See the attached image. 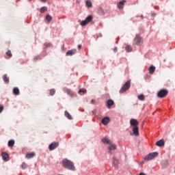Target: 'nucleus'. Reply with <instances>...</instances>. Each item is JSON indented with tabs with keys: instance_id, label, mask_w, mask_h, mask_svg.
<instances>
[{
	"instance_id": "obj_17",
	"label": "nucleus",
	"mask_w": 175,
	"mask_h": 175,
	"mask_svg": "<svg viewBox=\"0 0 175 175\" xmlns=\"http://www.w3.org/2000/svg\"><path fill=\"white\" fill-rule=\"evenodd\" d=\"M97 12L100 16H105V10H103V8H102L101 7H99L98 8Z\"/></svg>"
},
{
	"instance_id": "obj_5",
	"label": "nucleus",
	"mask_w": 175,
	"mask_h": 175,
	"mask_svg": "<svg viewBox=\"0 0 175 175\" xmlns=\"http://www.w3.org/2000/svg\"><path fill=\"white\" fill-rule=\"evenodd\" d=\"M92 16L90 15L89 16H88L85 21H82L81 22V25L82 27H85V25H87L89 23H91V21H92Z\"/></svg>"
},
{
	"instance_id": "obj_38",
	"label": "nucleus",
	"mask_w": 175,
	"mask_h": 175,
	"mask_svg": "<svg viewBox=\"0 0 175 175\" xmlns=\"http://www.w3.org/2000/svg\"><path fill=\"white\" fill-rule=\"evenodd\" d=\"M117 51H118V49L117 48V46H116L115 48H113V52L117 53Z\"/></svg>"
},
{
	"instance_id": "obj_9",
	"label": "nucleus",
	"mask_w": 175,
	"mask_h": 175,
	"mask_svg": "<svg viewBox=\"0 0 175 175\" xmlns=\"http://www.w3.org/2000/svg\"><path fill=\"white\" fill-rule=\"evenodd\" d=\"M112 165L115 169H118V165H120V162L118 161V159H117V158L115 157H113Z\"/></svg>"
},
{
	"instance_id": "obj_18",
	"label": "nucleus",
	"mask_w": 175,
	"mask_h": 175,
	"mask_svg": "<svg viewBox=\"0 0 175 175\" xmlns=\"http://www.w3.org/2000/svg\"><path fill=\"white\" fill-rule=\"evenodd\" d=\"M113 105H114V101L111 99L108 100L107 102V107H109V109H110V107H111V106H113Z\"/></svg>"
},
{
	"instance_id": "obj_45",
	"label": "nucleus",
	"mask_w": 175,
	"mask_h": 175,
	"mask_svg": "<svg viewBox=\"0 0 175 175\" xmlns=\"http://www.w3.org/2000/svg\"><path fill=\"white\" fill-rule=\"evenodd\" d=\"M92 102H94V100H92Z\"/></svg>"
},
{
	"instance_id": "obj_4",
	"label": "nucleus",
	"mask_w": 175,
	"mask_h": 175,
	"mask_svg": "<svg viewBox=\"0 0 175 175\" xmlns=\"http://www.w3.org/2000/svg\"><path fill=\"white\" fill-rule=\"evenodd\" d=\"M143 43V39L139 34L136 35L135 38H134L133 44H136L137 46H140Z\"/></svg>"
},
{
	"instance_id": "obj_10",
	"label": "nucleus",
	"mask_w": 175,
	"mask_h": 175,
	"mask_svg": "<svg viewBox=\"0 0 175 175\" xmlns=\"http://www.w3.org/2000/svg\"><path fill=\"white\" fill-rule=\"evenodd\" d=\"M116 148L117 146H116V144H113V143L111 142V146L108 148V153L111 155V154H113V152L111 151H114V150H116Z\"/></svg>"
},
{
	"instance_id": "obj_40",
	"label": "nucleus",
	"mask_w": 175,
	"mask_h": 175,
	"mask_svg": "<svg viewBox=\"0 0 175 175\" xmlns=\"http://www.w3.org/2000/svg\"><path fill=\"white\" fill-rule=\"evenodd\" d=\"M78 49H79V50H80V49H81V44L78 45Z\"/></svg>"
},
{
	"instance_id": "obj_29",
	"label": "nucleus",
	"mask_w": 175,
	"mask_h": 175,
	"mask_svg": "<svg viewBox=\"0 0 175 175\" xmlns=\"http://www.w3.org/2000/svg\"><path fill=\"white\" fill-rule=\"evenodd\" d=\"M14 146V140L11 139L8 142V147H13Z\"/></svg>"
},
{
	"instance_id": "obj_34",
	"label": "nucleus",
	"mask_w": 175,
	"mask_h": 175,
	"mask_svg": "<svg viewBox=\"0 0 175 175\" xmlns=\"http://www.w3.org/2000/svg\"><path fill=\"white\" fill-rule=\"evenodd\" d=\"M44 46H46V47H53V44H51V43H45Z\"/></svg>"
},
{
	"instance_id": "obj_2",
	"label": "nucleus",
	"mask_w": 175,
	"mask_h": 175,
	"mask_svg": "<svg viewBox=\"0 0 175 175\" xmlns=\"http://www.w3.org/2000/svg\"><path fill=\"white\" fill-rule=\"evenodd\" d=\"M131 88V80L127 81L122 87L120 90V94H124L125 91H128V89Z\"/></svg>"
},
{
	"instance_id": "obj_6",
	"label": "nucleus",
	"mask_w": 175,
	"mask_h": 175,
	"mask_svg": "<svg viewBox=\"0 0 175 175\" xmlns=\"http://www.w3.org/2000/svg\"><path fill=\"white\" fill-rule=\"evenodd\" d=\"M167 94H168L167 90L163 89L158 92L157 96L158 98H165V96H166Z\"/></svg>"
},
{
	"instance_id": "obj_28",
	"label": "nucleus",
	"mask_w": 175,
	"mask_h": 175,
	"mask_svg": "<svg viewBox=\"0 0 175 175\" xmlns=\"http://www.w3.org/2000/svg\"><path fill=\"white\" fill-rule=\"evenodd\" d=\"M46 20L48 21V23H50L51 20H53V16L50 14H47L46 16Z\"/></svg>"
},
{
	"instance_id": "obj_44",
	"label": "nucleus",
	"mask_w": 175,
	"mask_h": 175,
	"mask_svg": "<svg viewBox=\"0 0 175 175\" xmlns=\"http://www.w3.org/2000/svg\"><path fill=\"white\" fill-rule=\"evenodd\" d=\"M141 18H143V16H141Z\"/></svg>"
},
{
	"instance_id": "obj_26",
	"label": "nucleus",
	"mask_w": 175,
	"mask_h": 175,
	"mask_svg": "<svg viewBox=\"0 0 175 175\" xmlns=\"http://www.w3.org/2000/svg\"><path fill=\"white\" fill-rule=\"evenodd\" d=\"M63 91H64V92H66L68 95H70V94H71V91L68 88H64Z\"/></svg>"
},
{
	"instance_id": "obj_11",
	"label": "nucleus",
	"mask_w": 175,
	"mask_h": 175,
	"mask_svg": "<svg viewBox=\"0 0 175 175\" xmlns=\"http://www.w3.org/2000/svg\"><path fill=\"white\" fill-rule=\"evenodd\" d=\"M126 2V0H122V1L119 2L117 5V8L121 10V9H124V5Z\"/></svg>"
},
{
	"instance_id": "obj_36",
	"label": "nucleus",
	"mask_w": 175,
	"mask_h": 175,
	"mask_svg": "<svg viewBox=\"0 0 175 175\" xmlns=\"http://www.w3.org/2000/svg\"><path fill=\"white\" fill-rule=\"evenodd\" d=\"M7 55H8V57H12V52L10 51H8L6 53Z\"/></svg>"
},
{
	"instance_id": "obj_22",
	"label": "nucleus",
	"mask_w": 175,
	"mask_h": 175,
	"mask_svg": "<svg viewBox=\"0 0 175 175\" xmlns=\"http://www.w3.org/2000/svg\"><path fill=\"white\" fill-rule=\"evenodd\" d=\"M64 116L68 120H72V116L70 115V113H69V112H68V111H65Z\"/></svg>"
},
{
	"instance_id": "obj_19",
	"label": "nucleus",
	"mask_w": 175,
	"mask_h": 175,
	"mask_svg": "<svg viewBox=\"0 0 175 175\" xmlns=\"http://www.w3.org/2000/svg\"><path fill=\"white\" fill-rule=\"evenodd\" d=\"M102 142H103V143H104L105 144H109V145H111V142L108 139V138H107V137H105V138H103V139H102Z\"/></svg>"
},
{
	"instance_id": "obj_37",
	"label": "nucleus",
	"mask_w": 175,
	"mask_h": 175,
	"mask_svg": "<svg viewBox=\"0 0 175 175\" xmlns=\"http://www.w3.org/2000/svg\"><path fill=\"white\" fill-rule=\"evenodd\" d=\"M38 59H40V56H35L33 58V61H38Z\"/></svg>"
},
{
	"instance_id": "obj_33",
	"label": "nucleus",
	"mask_w": 175,
	"mask_h": 175,
	"mask_svg": "<svg viewBox=\"0 0 175 175\" xmlns=\"http://www.w3.org/2000/svg\"><path fill=\"white\" fill-rule=\"evenodd\" d=\"M55 94V89H51L50 90V95L53 96Z\"/></svg>"
},
{
	"instance_id": "obj_1",
	"label": "nucleus",
	"mask_w": 175,
	"mask_h": 175,
	"mask_svg": "<svg viewBox=\"0 0 175 175\" xmlns=\"http://www.w3.org/2000/svg\"><path fill=\"white\" fill-rule=\"evenodd\" d=\"M62 165L65 169H68V170H72L75 172L76 170V167H75V164L70 160L68 159H64L62 161Z\"/></svg>"
},
{
	"instance_id": "obj_42",
	"label": "nucleus",
	"mask_w": 175,
	"mask_h": 175,
	"mask_svg": "<svg viewBox=\"0 0 175 175\" xmlns=\"http://www.w3.org/2000/svg\"><path fill=\"white\" fill-rule=\"evenodd\" d=\"M139 175H146V174H144V173H143V172H141V173L139 174Z\"/></svg>"
},
{
	"instance_id": "obj_16",
	"label": "nucleus",
	"mask_w": 175,
	"mask_h": 175,
	"mask_svg": "<svg viewBox=\"0 0 175 175\" xmlns=\"http://www.w3.org/2000/svg\"><path fill=\"white\" fill-rule=\"evenodd\" d=\"M35 155H36V154L33 152H32L31 153H27L26 154V158H27V159H31V158H33V157H35Z\"/></svg>"
},
{
	"instance_id": "obj_43",
	"label": "nucleus",
	"mask_w": 175,
	"mask_h": 175,
	"mask_svg": "<svg viewBox=\"0 0 175 175\" xmlns=\"http://www.w3.org/2000/svg\"><path fill=\"white\" fill-rule=\"evenodd\" d=\"M144 163V161L141 162V165H143Z\"/></svg>"
},
{
	"instance_id": "obj_39",
	"label": "nucleus",
	"mask_w": 175,
	"mask_h": 175,
	"mask_svg": "<svg viewBox=\"0 0 175 175\" xmlns=\"http://www.w3.org/2000/svg\"><path fill=\"white\" fill-rule=\"evenodd\" d=\"M3 111V106H0V113H2Z\"/></svg>"
},
{
	"instance_id": "obj_32",
	"label": "nucleus",
	"mask_w": 175,
	"mask_h": 175,
	"mask_svg": "<svg viewBox=\"0 0 175 175\" xmlns=\"http://www.w3.org/2000/svg\"><path fill=\"white\" fill-rule=\"evenodd\" d=\"M21 167L22 169H27V167H28V165H27L26 163H23L21 165Z\"/></svg>"
},
{
	"instance_id": "obj_25",
	"label": "nucleus",
	"mask_w": 175,
	"mask_h": 175,
	"mask_svg": "<svg viewBox=\"0 0 175 175\" xmlns=\"http://www.w3.org/2000/svg\"><path fill=\"white\" fill-rule=\"evenodd\" d=\"M3 80L6 83V84L9 83V77H8V75H4L3 76Z\"/></svg>"
},
{
	"instance_id": "obj_23",
	"label": "nucleus",
	"mask_w": 175,
	"mask_h": 175,
	"mask_svg": "<svg viewBox=\"0 0 175 175\" xmlns=\"http://www.w3.org/2000/svg\"><path fill=\"white\" fill-rule=\"evenodd\" d=\"M154 72H155V66H151L149 68V73H150V75H154Z\"/></svg>"
},
{
	"instance_id": "obj_14",
	"label": "nucleus",
	"mask_w": 175,
	"mask_h": 175,
	"mask_svg": "<svg viewBox=\"0 0 175 175\" xmlns=\"http://www.w3.org/2000/svg\"><path fill=\"white\" fill-rule=\"evenodd\" d=\"M2 159L3 161H9V154L6 152L1 153Z\"/></svg>"
},
{
	"instance_id": "obj_27",
	"label": "nucleus",
	"mask_w": 175,
	"mask_h": 175,
	"mask_svg": "<svg viewBox=\"0 0 175 175\" xmlns=\"http://www.w3.org/2000/svg\"><path fill=\"white\" fill-rule=\"evenodd\" d=\"M40 13H46V12H47V7L44 6L42 8H40Z\"/></svg>"
},
{
	"instance_id": "obj_15",
	"label": "nucleus",
	"mask_w": 175,
	"mask_h": 175,
	"mask_svg": "<svg viewBox=\"0 0 175 175\" xmlns=\"http://www.w3.org/2000/svg\"><path fill=\"white\" fill-rule=\"evenodd\" d=\"M133 133L135 136H139V127H133Z\"/></svg>"
},
{
	"instance_id": "obj_12",
	"label": "nucleus",
	"mask_w": 175,
	"mask_h": 175,
	"mask_svg": "<svg viewBox=\"0 0 175 175\" xmlns=\"http://www.w3.org/2000/svg\"><path fill=\"white\" fill-rule=\"evenodd\" d=\"M156 146H157V147H163V146H165V140L161 139L157 142Z\"/></svg>"
},
{
	"instance_id": "obj_31",
	"label": "nucleus",
	"mask_w": 175,
	"mask_h": 175,
	"mask_svg": "<svg viewBox=\"0 0 175 175\" xmlns=\"http://www.w3.org/2000/svg\"><path fill=\"white\" fill-rule=\"evenodd\" d=\"M138 99H139V100H142V101L144 100V99H145L144 95H143V94L139 95Z\"/></svg>"
},
{
	"instance_id": "obj_20",
	"label": "nucleus",
	"mask_w": 175,
	"mask_h": 175,
	"mask_svg": "<svg viewBox=\"0 0 175 175\" xmlns=\"http://www.w3.org/2000/svg\"><path fill=\"white\" fill-rule=\"evenodd\" d=\"M13 94L14 95H20V90H18V88H14L13 89Z\"/></svg>"
},
{
	"instance_id": "obj_8",
	"label": "nucleus",
	"mask_w": 175,
	"mask_h": 175,
	"mask_svg": "<svg viewBox=\"0 0 175 175\" xmlns=\"http://www.w3.org/2000/svg\"><path fill=\"white\" fill-rule=\"evenodd\" d=\"M130 124L131 126H133V128L137 127L139 125V122L136 119H131Z\"/></svg>"
},
{
	"instance_id": "obj_7",
	"label": "nucleus",
	"mask_w": 175,
	"mask_h": 175,
	"mask_svg": "<svg viewBox=\"0 0 175 175\" xmlns=\"http://www.w3.org/2000/svg\"><path fill=\"white\" fill-rule=\"evenodd\" d=\"M58 146H59V142H53V143H51L49 145L50 151H53V150H55V148H57V147H58Z\"/></svg>"
},
{
	"instance_id": "obj_24",
	"label": "nucleus",
	"mask_w": 175,
	"mask_h": 175,
	"mask_svg": "<svg viewBox=\"0 0 175 175\" xmlns=\"http://www.w3.org/2000/svg\"><path fill=\"white\" fill-rule=\"evenodd\" d=\"M85 5L87 8H92V2H91L90 0H87L85 2Z\"/></svg>"
},
{
	"instance_id": "obj_3",
	"label": "nucleus",
	"mask_w": 175,
	"mask_h": 175,
	"mask_svg": "<svg viewBox=\"0 0 175 175\" xmlns=\"http://www.w3.org/2000/svg\"><path fill=\"white\" fill-rule=\"evenodd\" d=\"M157 157H158V152H152L144 157V161H151L152 159H154V158H157Z\"/></svg>"
},
{
	"instance_id": "obj_21",
	"label": "nucleus",
	"mask_w": 175,
	"mask_h": 175,
	"mask_svg": "<svg viewBox=\"0 0 175 175\" xmlns=\"http://www.w3.org/2000/svg\"><path fill=\"white\" fill-rule=\"evenodd\" d=\"M75 54H76L75 49L70 50L66 53V55H73Z\"/></svg>"
},
{
	"instance_id": "obj_30",
	"label": "nucleus",
	"mask_w": 175,
	"mask_h": 175,
	"mask_svg": "<svg viewBox=\"0 0 175 175\" xmlns=\"http://www.w3.org/2000/svg\"><path fill=\"white\" fill-rule=\"evenodd\" d=\"M126 51H127V53L132 51V47L129 45H127L126 46Z\"/></svg>"
},
{
	"instance_id": "obj_41",
	"label": "nucleus",
	"mask_w": 175,
	"mask_h": 175,
	"mask_svg": "<svg viewBox=\"0 0 175 175\" xmlns=\"http://www.w3.org/2000/svg\"><path fill=\"white\" fill-rule=\"evenodd\" d=\"M40 1H41V2L45 3L47 0H40Z\"/></svg>"
},
{
	"instance_id": "obj_35",
	"label": "nucleus",
	"mask_w": 175,
	"mask_h": 175,
	"mask_svg": "<svg viewBox=\"0 0 175 175\" xmlns=\"http://www.w3.org/2000/svg\"><path fill=\"white\" fill-rule=\"evenodd\" d=\"M81 92H83V94H85V92H87L86 90H79V93L81 94Z\"/></svg>"
},
{
	"instance_id": "obj_13",
	"label": "nucleus",
	"mask_w": 175,
	"mask_h": 175,
	"mask_svg": "<svg viewBox=\"0 0 175 175\" xmlns=\"http://www.w3.org/2000/svg\"><path fill=\"white\" fill-rule=\"evenodd\" d=\"M101 122L103 125H107L108 122H110V118L109 117H105L103 118Z\"/></svg>"
}]
</instances>
